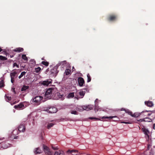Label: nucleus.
I'll return each mask as SVG.
<instances>
[{
    "label": "nucleus",
    "instance_id": "31",
    "mask_svg": "<svg viewBox=\"0 0 155 155\" xmlns=\"http://www.w3.org/2000/svg\"><path fill=\"white\" fill-rule=\"evenodd\" d=\"M26 73V72L25 71L22 72L20 74V75L18 77V78L19 79H20L24 75H25V74Z\"/></svg>",
    "mask_w": 155,
    "mask_h": 155
},
{
    "label": "nucleus",
    "instance_id": "5",
    "mask_svg": "<svg viewBox=\"0 0 155 155\" xmlns=\"http://www.w3.org/2000/svg\"><path fill=\"white\" fill-rule=\"evenodd\" d=\"M58 67V66L56 65L51 70V74H53V75L55 76L57 74L58 72V71L57 70Z\"/></svg>",
    "mask_w": 155,
    "mask_h": 155
},
{
    "label": "nucleus",
    "instance_id": "6",
    "mask_svg": "<svg viewBox=\"0 0 155 155\" xmlns=\"http://www.w3.org/2000/svg\"><path fill=\"white\" fill-rule=\"evenodd\" d=\"M78 81L79 85L81 87L83 86L85 83L84 79L82 77L78 78Z\"/></svg>",
    "mask_w": 155,
    "mask_h": 155
},
{
    "label": "nucleus",
    "instance_id": "46",
    "mask_svg": "<svg viewBox=\"0 0 155 155\" xmlns=\"http://www.w3.org/2000/svg\"><path fill=\"white\" fill-rule=\"evenodd\" d=\"M121 123H124V124H130V123L129 122H127V121H122L121 122Z\"/></svg>",
    "mask_w": 155,
    "mask_h": 155
},
{
    "label": "nucleus",
    "instance_id": "51",
    "mask_svg": "<svg viewBox=\"0 0 155 155\" xmlns=\"http://www.w3.org/2000/svg\"><path fill=\"white\" fill-rule=\"evenodd\" d=\"M125 110H126V109H124V108H122L121 109V110H124L125 111Z\"/></svg>",
    "mask_w": 155,
    "mask_h": 155
},
{
    "label": "nucleus",
    "instance_id": "4",
    "mask_svg": "<svg viewBox=\"0 0 155 155\" xmlns=\"http://www.w3.org/2000/svg\"><path fill=\"white\" fill-rule=\"evenodd\" d=\"M117 16L116 15L112 14L110 15L107 18V20L110 21H114L117 20Z\"/></svg>",
    "mask_w": 155,
    "mask_h": 155
},
{
    "label": "nucleus",
    "instance_id": "56",
    "mask_svg": "<svg viewBox=\"0 0 155 155\" xmlns=\"http://www.w3.org/2000/svg\"><path fill=\"white\" fill-rule=\"evenodd\" d=\"M13 57V56H11V58Z\"/></svg>",
    "mask_w": 155,
    "mask_h": 155
},
{
    "label": "nucleus",
    "instance_id": "17",
    "mask_svg": "<svg viewBox=\"0 0 155 155\" xmlns=\"http://www.w3.org/2000/svg\"><path fill=\"white\" fill-rule=\"evenodd\" d=\"M143 113L144 112H142L141 113H134V114H132L131 116L133 117H137L140 116L142 115Z\"/></svg>",
    "mask_w": 155,
    "mask_h": 155
},
{
    "label": "nucleus",
    "instance_id": "7",
    "mask_svg": "<svg viewBox=\"0 0 155 155\" xmlns=\"http://www.w3.org/2000/svg\"><path fill=\"white\" fill-rule=\"evenodd\" d=\"M43 148L44 150L46 153L49 154L51 153V152L50 151V149L47 146L43 145Z\"/></svg>",
    "mask_w": 155,
    "mask_h": 155
},
{
    "label": "nucleus",
    "instance_id": "32",
    "mask_svg": "<svg viewBox=\"0 0 155 155\" xmlns=\"http://www.w3.org/2000/svg\"><path fill=\"white\" fill-rule=\"evenodd\" d=\"M4 86V81L2 80L0 81V88L3 87Z\"/></svg>",
    "mask_w": 155,
    "mask_h": 155
},
{
    "label": "nucleus",
    "instance_id": "20",
    "mask_svg": "<svg viewBox=\"0 0 155 155\" xmlns=\"http://www.w3.org/2000/svg\"><path fill=\"white\" fill-rule=\"evenodd\" d=\"M23 107H24V105L22 104H20L18 105L15 106L14 107L15 109H21Z\"/></svg>",
    "mask_w": 155,
    "mask_h": 155
},
{
    "label": "nucleus",
    "instance_id": "40",
    "mask_svg": "<svg viewBox=\"0 0 155 155\" xmlns=\"http://www.w3.org/2000/svg\"><path fill=\"white\" fill-rule=\"evenodd\" d=\"M148 119L149 120H150V119H149L148 118L146 117V118H143L142 120H143V121H140V122H141L142 121L150 122V121L146 120L145 119Z\"/></svg>",
    "mask_w": 155,
    "mask_h": 155
},
{
    "label": "nucleus",
    "instance_id": "37",
    "mask_svg": "<svg viewBox=\"0 0 155 155\" xmlns=\"http://www.w3.org/2000/svg\"><path fill=\"white\" fill-rule=\"evenodd\" d=\"M125 111L126 112L128 113L131 116L132 113L131 111H130L129 110H125Z\"/></svg>",
    "mask_w": 155,
    "mask_h": 155
},
{
    "label": "nucleus",
    "instance_id": "36",
    "mask_svg": "<svg viewBox=\"0 0 155 155\" xmlns=\"http://www.w3.org/2000/svg\"><path fill=\"white\" fill-rule=\"evenodd\" d=\"M41 70V68L40 67L35 68V71L37 73H38Z\"/></svg>",
    "mask_w": 155,
    "mask_h": 155
},
{
    "label": "nucleus",
    "instance_id": "57",
    "mask_svg": "<svg viewBox=\"0 0 155 155\" xmlns=\"http://www.w3.org/2000/svg\"><path fill=\"white\" fill-rule=\"evenodd\" d=\"M75 98H76L78 100V98L77 97H75Z\"/></svg>",
    "mask_w": 155,
    "mask_h": 155
},
{
    "label": "nucleus",
    "instance_id": "27",
    "mask_svg": "<svg viewBox=\"0 0 155 155\" xmlns=\"http://www.w3.org/2000/svg\"><path fill=\"white\" fill-rule=\"evenodd\" d=\"M22 58L25 61H28V59L26 57V55L25 54H22Z\"/></svg>",
    "mask_w": 155,
    "mask_h": 155
},
{
    "label": "nucleus",
    "instance_id": "45",
    "mask_svg": "<svg viewBox=\"0 0 155 155\" xmlns=\"http://www.w3.org/2000/svg\"><path fill=\"white\" fill-rule=\"evenodd\" d=\"M16 66L17 68L19 67V65L17 64L16 63H14L13 64V67Z\"/></svg>",
    "mask_w": 155,
    "mask_h": 155
},
{
    "label": "nucleus",
    "instance_id": "54",
    "mask_svg": "<svg viewBox=\"0 0 155 155\" xmlns=\"http://www.w3.org/2000/svg\"><path fill=\"white\" fill-rule=\"evenodd\" d=\"M98 100L97 99H96L95 101V102H96Z\"/></svg>",
    "mask_w": 155,
    "mask_h": 155
},
{
    "label": "nucleus",
    "instance_id": "39",
    "mask_svg": "<svg viewBox=\"0 0 155 155\" xmlns=\"http://www.w3.org/2000/svg\"><path fill=\"white\" fill-rule=\"evenodd\" d=\"M31 63L34 65L35 64L36 62L35 61L34 59H31Z\"/></svg>",
    "mask_w": 155,
    "mask_h": 155
},
{
    "label": "nucleus",
    "instance_id": "8",
    "mask_svg": "<svg viewBox=\"0 0 155 155\" xmlns=\"http://www.w3.org/2000/svg\"><path fill=\"white\" fill-rule=\"evenodd\" d=\"M25 127L24 125L20 124L18 127V130L20 132H24L25 130Z\"/></svg>",
    "mask_w": 155,
    "mask_h": 155
},
{
    "label": "nucleus",
    "instance_id": "1",
    "mask_svg": "<svg viewBox=\"0 0 155 155\" xmlns=\"http://www.w3.org/2000/svg\"><path fill=\"white\" fill-rule=\"evenodd\" d=\"M44 110L50 113H54L57 112V109L55 107L48 106V107H44Z\"/></svg>",
    "mask_w": 155,
    "mask_h": 155
},
{
    "label": "nucleus",
    "instance_id": "15",
    "mask_svg": "<svg viewBox=\"0 0 155 155\" xmlns=\"http://www.w3.org/2000/svg\"><path fill=\"white\" fill-rule=\"evenodd\" d=\"M145 104L149 107H152L153 106V103L151 101H145Z\"/></svg>",
    "mask_w": 155,
    "mask_h": 155
},
{
    "label": "nucleus",
    "instance_id": "18",
    "mask_svg": "<svg viewBox=\"0 0 155 155\" xmlns=\"http://www.w3.org/2000/svg\"><path fill=\"white\" fill-rule=\"evenodd\" d=\"M74 107H75L74 109L75 110L79 111H82L84 110L83 106L82 107L78 106V107H75L74 106Z\"/></svg>",
    "mask_w": 155,
    "mask_h": 155
},
{
    "label": "nucleus",
    "instance_id": "2",
    "mask_svg": "<svg viewBox=\"0 0 155 155\" xmlns=\"http://www.w3.org/2000/svg\"><path fill=\"white\" fill-rule=\"evenodd\" d=\"M54 89L52 88L48 89L46 91L45 97V99H49L51 97L52 94L53 93Z\"/></svg>",
    "mask_w": 155,
    "mask_h": 155
},
{
    "label": "nucleus",
    "instance_id": "38",
    "mask_svg": "<svg viewBox=\"0 0 155 155\" xmlns=\"http://www.w3.org/2000/svg\"><path fill=\"white\" fill-rule=\"evenodd\" d=\"M59 155H64V151L62 150H59Z\"/></svg>",
    "mask_w": 155,
    "mask_h": 155
},
{
    "label": "nucleus",
    "instance_id": "34",
    "mask_svg": "<svg viewBox=\"0 0 155 155\" xmlns=\"http://www.w3.org/2000/svg\"><path fill=\"white\" fill-rule=\"evenodd\" d=\"M54 125V124L53 123H50L48 124V126L47 128L48 129H50L51 127H52Z\"/></svg>",
    "mask_w": 155,
    "mask_h": 155
},
{
    "label": "nucleus",
    "instance_id": "43",
    "mask_svg": "<svg viewBox=\"0 0 155 155\" xmlns=\"http://www.w3.org/2000/svg\"><path fill=\"white\" fill-rule=\"evenodd\" d=\"M58 95L60 98H62L64 96L63 94H61L60 93H58Z\"/></svg>",
    "mask_w": 155,
    "mask_h": 155
},
{
    "label": "nucleus",
    "instance_id": "29",
    "mask_svg": "<svg viewBox=\"0 0 155 155\" xmlns=\"http://www.w3.org/2000/svg\"><path fill=\"white\" fill-rule=\"evenodd\" d=\"M87 82H89L91 81V78L89 74H88L87 75Z\"/></svg>",
    "mask_w": 155,
    "mask_h": 155
},
{
    "label": "nucleus",
    "instance_id": "12",
    "mask_svg": "<svg viewBox=\"0 0 155 155\" xmlns=\"http://www.w3.org/2000/svg\"><path fill=\"white\" fill-rule=\"evenodd\" d=\"M83 108L84 110L88 111L93 109V106L91 105H88L87 106H83Z\"/></svg>",
    "mask_w": 155,
    "mask_h": 155
},
{
    "label": "nucleus",
    "instance_id": "23",
    "mask_svg": "<svg viewBox=\"0 0 155 155\" xmlns=\"http://www.w3.org/2000/svg\"><path fill=\"white\" fill-rule=\"evenodd\" d=\"M117 117L116 116H110V117H105L104 116L101 117L102 119H112L115 117Z\"/></svg>",
    "mask_w": 155,
    "mask_h": 155
},
{
    "label": "nucleus",
    "instance_id": "30",
    "mask_svg": "<svg viewBox=\"0 0 155 155\" xmlns=\"http://www.w3.org/2000/svg\"><path fill=\"white\" fill-rule=\"evenodd\" d=\"M41 63L45 66H48L49 65V63L47 61H43Z\"/></svg>",
    "mask_w": 155,
    "mask_h": 155
},
{
    "label": "nucleus",
    "instance_id": "41",
    "mask_svg": "<svg viewBox=\"0 0 155 155\" xmlns=\"http://www.w3.org/2000/svg\"><path fill=\"white\" fill-rule=\"evenodd\" d=\"M51 147L53 150H57L58 149V148L57 147H55L53 145L51 146Z\"/></svg>",
    "mask_w": 155,
    "mask_h": 155
},
{
    "label": "nucleus",
    "instance_id": "19",
    "mask_svg": "<svg viewBox=\"0 0 155 155\" xmlns=\"http://www.w3.org/2000/svg\"><path fill=\"white\" fill-rule=\"evenodd\" d=\"M87 89H83V90L82 91H81L79 92V94L80 96H82L83 97H82V98L84 96V95L85 91H87Z\"/></svg>",
    "mask_w": 155,
    "mask_h": 155
},
{
    "label": "nucleus",
    "instance_id": "25",
    "mask_svg": "<svg viewBox=\"0 0 155 155\" xmlns=\"http://www.w3.org/2000/svg\"><path fill=\"white\" fill-rule=\"evenodd\" d=\"M5 100L7 102H9L12 99V97H9L6 95L5 96Z\"/></svg>",
    "mask_w": 155,
    "mask_h": 155
},
{
    "label": "nucleus",
    "instance_id": "22",
    "mask_svg": "<svg viewBox=\"0 0 155 155\" xmlns=\"http://www.w3.org/2000/svg\"><path fill=\"white\" fill-rule=\"evenodd\" d=\"M17 73L16 72H14L11 73L10 74V76L11 78H14V77L16 76Z\"/></svg>",
    "mask_w": 155,
    "mask_h": 155
},
{
    "label": "nucleus",
    "instance_id": "44",
    "mask_svg": "<svg viewBox=\"0 0 155 155\" xmlns=\"http://www.w3.org/2000/svg\"><path fill=\"white\" fill-rule=\"evenodd\" d=\"M67 63V61H62L61 62L60 64L64 65V64H66Z\"/></svg>",
    "mask_w": 155,
    "mask_h": 155
},
{
    "label": "nucleus",
    "instance_id": "16",
    "mask_svg": "<svg viewBox=\"0 0 155 155\" xmlns=\"http://www.w3.org/2000/svg\"><path fill=\"white\" fill-rule=\"evenodd\" d=\"M67 152H69L71 153H73V155H77L78 152V151L75 150H68Z\"/></svg>",
    "mask_w": 155,
    "mask_h": 155
},
{
    "label": "nucleus",
    "instance_id": "53",
    "mask_svg": "<svg viewBox=\"0 0 155 155\" xmlns=\"http://www.w3.org/2000/svg\"><path fill=\"white\" fill-rule=\"evenodd\" d=\"M18 137V136L15 137L14 138V139H17Z\"/></svg>",
    "mask_w": 155,
    "mask_h": 155
},
{
    "label": "nucleus",
    "instance_id": "14",
    "mask_svg": "<svg viewBox=\"0 0 155 155\" xmlns=\"http://www.w3.org/2000/svg\"><path fill=\"white\" fill-rule=\"evenodd\" d=\"M23 51V48L20 47L17 48L13 50L14 51L17 52H22Z\"/></svg>",
    "mask_w": 155,
    "mask_h": 155
},
{
    "label": "nucleus",
    "instance_id": "58",
    "mask_svg": "<svg viewBox=\"0 0 155 155\" xmlns=\"http://www.w3.org/2000/svg\"><path fill=\"white\" fill-rule=\"evenodd\" d=\"M146 111V112H148V111Z\"/></svg>",
    "mask_w": 155,
    "mask_h": 155
},
{
    "label": "nucleus",
    "instance_id": "35",
    "mask_svg": "<svg viewBox=\"0 0 155 155\" xmlns=\"http://www.w3.org/2000/svg\"><path fill=\"white\" fill-rule=\"evenodd\" d=\"M76 111L77 110H71V113L72 114L77 115L78 114V113Z\"/></svg>",
    "mask_w": 155,
    "mask_h": 155
},
{
    "label": "nucleus",
    "instance_id": "26",
    "mask_svg": "<svg viewBox=\"0 0 155 155\" xmlns=\"http://www.w3.org/2000/svg\"><path fill=\"white\" fill-rule=\"evenodd\" d=\"M143 131L146 135H148V134L149 133V132L148 129L145 128H144L143 129Z\"/></svg>",
    "mask_w": 155,
    "mask_h": 155
},
{
    "label": "nucleus",
    "instance_id": "50",
    "mask_svg": "<svg viewBox=\"0 0 155 155\" xmlns=\"http://www.w3.org/2000/svg\"><path fill=\"white\" fill-rule=\"evenodd\" d=\"M153 128L154 129H155V124L153 125Z\"/></svg>",
    "mask_w": 155,
    "mask_h": 155
},
{
    "label": "nucleus",
    "instance_id": "42",
    "mask_svg": "<svg viewBox=\"0 0 155 155\" xmlns=\"http://www.w3.org/2000/svg\"><path fill=\"white\" fill-rule=\"evenodd\" d=\"M89 118L90 119H94L96 120H101L100 119L97 118L96 117H90Z\"/></svg>",
    "mask_w": 155,
    "mask_h": 155
},
{
    "label": "nucleus",
    "instance_id": "9",
    "mask_svg": "<svg viewBox=\"0 0 155 155\" xmlns=\"http://www.w3.org/2000/svg\"><path fill=\"white\" fill-rule=\"evenodd\" d=\"M1 145L2 146V147L3 149H6L11 146V144L7 142L5 143H2L1 144Z\"/></svg>",
    "mask_w": 155,
    "mask_h": 155
},
{
    "label": "nucleus",
    "instance_id": "49",
    "mask_svg": "<svg viewBox=\"0 0 155 155\" xmlns=\"http://www.w3.org/2000/svg\"><path fill=\"white\" fill-rule=\"evenodd\" d=\"M12 90H13V92H14L15 94L16 93V92L15 91V88H13L12 89Z\"/></svg>",
    "mask_w": 155,
    "mask_h": 155
},
{
    "label": "nucleus",
    "instance_id": "47",
    "mask_svg": "<svg viewBox=\"0 0 155 155\" xmlns=\"http://www.w3.org/2000/svg\"><path fill=\"white\" fill-rule=\"evenodd\" d=\"M59 150L58 151H56L54 153V155H59Z\"/></svg>",
    "mask_w": 155,
    "mask_h": 155
},
{
    "label": "nucleus",
    "instance_id": "28",
    "mask_svg": "<svg viewBox=\"0 0 155 155\" xmlns=\"http://www.w3.org/2000/svg\"><path fill=\"white\" fill-rule=\"evenodd\" d=\"M74 96V93H70L68 95V98H73Z\"/></svg>",
    "mask_w": 155,
    "mask_h": 155
},
{
    "label": "nucleus",
    "instance_id": "10",
    "mask_svg": "<svg viewBox=\"0 0 155 155\" xmlns=\"http://www.w3.org/2000/svg\"><path fill=\"white\" fill-rule=\"evenodd\" d=\"M52 80L51 79L44 81L42 82V84L44 85L48 86L51 83Z\"/></svg>",
    "mask_w": 155,
    "mask_h": 155
},
{
    "label": "nucleus",
    "instance_id": "33",
    "mask_svg": "<svg viewBox=\"0 0 155 155\" xmlns=\"http://www.w3.org/2000/svg\"><path fill=\"white\" fill-rule=\"evenodd\" d=\"M7 58L5 57H4L0 55V60H6Z\"/></svg>",
    "mask_w": 155,
    "mask_h": 155
},
{
    "label": "nucleus",
    "instance_id": "11",
    "mask_svg": "<svg viewBox=\"0 0 155 155\" xmlns=\"http://www.w3.org/2000/svg\"><path fill=\"white\" fill-rule=\"evenodd\" d=\"M95 103V108L94 110L96 112L99 110L100 111L101 110L104 111V110L102 108H101L98 105V104H97L96 103Z\"/></svg>",
    "mask_w": 155,
    "mask_h": 155
},
{
    "label": "nucleus",
    "instance_id": "24",
    "mask_svg": "<svg viewBox=\"0 0 155 155\" xmlns=\"http://www.w3.org/2000/svg\"><path fill=\"white\" fill-rule=\"evenodd\" d=\"M71 71L70 69H67L65 70V73L66 75H68L70 74Z\"/></svg>",
    "mask_w": 155,
    "mask_h": 155
},
{
    "label": "nucleus",
    "instance_id": "55",
    "mask_svg": "<svg viewBox=\"0 0 155 155\" xmlns=\"http://www.w3.org/2000/svg\"><path fill=\"white\" fill-rule=\"evenodd\" d=\"M41 60H44V59L43 58H41Z\"/></svg>",
    "mask_w": 155,
    "mask_h": 155
},
{
    "label": "nucleus",
    "instance_id": "48",
    "mask_svg": "<svg viewBox=\"0 0 155 155\" xmlns=\"http://www.w3.org/2000/svg\"><path fill=\"white\" fill-rule=\"evenodd\" d=\"M14 81V78H11V82L12 83H13Z\"/></svg>",
    "mask_w": 155,
    "mask_h": 155
},
{
    "label": "nucleus",
    "instance_id": "3",
    "mask_svg": "<svg viewBox=\"0 0 155 155\" xmlns=\"http://www.w3.org/2000/svg\"><path fill=\"white\" fill-rule=\"evenodd\" d=\"M43 99V97L41 96H37L32 99V102L38 104L41 103V101Z\"/></svg>",
    "mask_w": 155,
    "mask_h": 155
},
{
    "label": "nucleus",
    "instance_id": "52",
    "mask_svg": "<svg viewBox=\"0 0 155 155\" xmlns=\"http://www.w3.org/2000/svg\"><path fill=\"white\" fill-rule=\"evenodd\" d=\"M2 51V49L1 48H0V52H1V51Z\"/></svg>",
    "mask_w": 155,
    "mask_h": 155
},
{
    "label": "nucleus",
    "instance_id": "21",
    "mask_svg": "<svg viewBox=\"0 0 155 155\" xmlns=\"http://www.w3.org/2000/svg\"><path fill=\"white\" fill-rule=\"evenodd\" d=\"M29 87L27 86L23 85L21 87V91H26L27 89L29 88Z\"/></svg>",
    "mask_w": 155,
    "mask_h": 155
},
{
    "label": "nucleus",
    "instance_id": "13",
    "mask_svg": "<svg viewBox=\"0 0 155 155\" xmlns=\"http://www.w3.org/2000/svg\"><path fill=\"white\" fill-rule=\"evenodd\" d=\"M34 152L35 154H40L42 152V151L40 148L38 147L35 148L34 150Z\"/></svg>",
    "mask_w": 155,
    "mask_h": 155
}]
</instances>
